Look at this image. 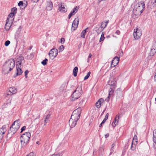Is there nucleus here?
I'll use <instances>...</instances> for the list:
<instances>
[{"label": "nucleus", "instance_id": "1", "mask_svg": "<svg viewBox=\"0 0 156 156\" xmlns=\"http://www.w3.org/2000/svg\"><path fill=\"white\" fill-rule=\"evenodd\" d=\"M144 6L145 4L143 1L137 3L133 9L132 17L134 19L138 17L143 12L145 7Z\"/></svg>", "mask_w": 156, "mask_h": 156}, {"label": "nucleus", "instance_id": "10", "mask_svg": "<svg viewBox=\"0 0 156 156\" xmlns=\"http://www.w3.org/2000/svg\"><path fill=\"white\" fill-rule=\"evenodd\" d=\"M58 5L59 6L58 10L61 12H67V9L66 5L62 2L60 3Z\"/></svg>", "mask_w": 156, "mask_h": 156}, {"label": "nucleus", "instance_id": "3", "mask_svg": "<svg viewBox=\"0 0 156 156\" xmlns=\"http://www.w3.org/2000/svg\"><path fill=\"white\" fill-rule=\"evenodd\" d=\"M82 93V85H79L76 90L73 93L71 96L72 101H74L79 98Z\"/></svg>", "mask_w": 156, "mask_h": 156}, {"label": "nucleus", "instance_id": "15", "mask_svg": "<svg viewBox=\"0 0 156 156\" xmlns=\"http://www.w3.org/2000/svg\"><path fill=\"white\" fill-rule=\"evenodd\" d=\"M6 127L5 126H3L0 128V140H1L3 136V135L6 131Z\"/></svg>", "mask_w": 156, "mask_h": 156}, {"label": "nucleus", "instance_id": "55", "mask_svg": "<svg viewBox=\"0 0 156 156\" xmlns=\"http://www.w3.org/2000/svg\"><path fill=\"white\" fill-rule=\"evenodd\" d=\"M106 120L104 119L103 120L102 122L103 123V124L105 123V122H106Z\"/></svg>", "mask_w": 156, "mask_h": 156}, {"label": "nucleus", "instance_id": "46", "mask_svg": "<svg viewBox=\"0 0 156 156\" xmlns=\"http://www.w3.org/2000/svg\"><path fill=\"white\" fill-rule=\"evenodd\" d=\"M92 56V55L90 53L89 54V55L88 57L87 58V62H89V59L91 58Z\"/></svg>", "mask_w": 156, "mask_h": 156}, {"label": "nucleus", "instance_id": "34", "mask_svg": "<svg viewBox=\"0 0 156 156\" xmlns=\"http://www.w3.org/2000/svg\"><path fill=\"white\" fill-rule=\"evenodd\" d=\"M63 153V151H62L58 154H53L51 156H62Z\"/></svg>", "mask_w": 156, "mask_h": 156}, {"label": "nucleus", "instance_id": "11", "mask_svg": "<svg viewBox=\"0 0 156 156\" xmlns=\"http://www.w3.org/2000/svg\"><path fill=\"white\" fill-rule=\"evenodd\" d=\"M79 19L78 18H76L73 21L72 25V31H74L77 27L79 22Z\"/></svg>", "mask_w": 156, "mask_h": 156}, {"label": "nucleus", "instance_id": "58", "mask_svg": "<svg viewBox=\"0 0 156 156\" xmlns=\"http://www.w3.org/2000/svg\"><path fill=\"white\" fill-rule=\"evenodd\" d=\"M23 42L24 43H25V41H23Z\"/></svg>", "mask_w": 156, "mask_h": 156}, {"label": "nucleus", "instance_id": "39", "mask_svg": "<svg viewBox=\"0 0 156 156\" xmlns=\"http://www.w3.org/2000/svg\"><path fill=\"white\" fill-rule=\"evenodd\" d=\"M90 74V72H88L87 75L84 77V80H86L89 77Z\"/></svg>", "mask_w": 156, "mask_h": 156}, {"label": "nucleus", "instance_id": "16", "mask_svg": "<svg viewBox=\"0 0 156 156\" xmlns=\"http://www.w3.org/2000/svg\"><path fill=\"white\" fill-rule=\"evenodd\" d=\"M18 129L15 127L13 126H12L10 127V129L8 130V133L11 135L14 134L15 133Z\"/></svg>", "mask_w": 156, "mask_h": 156}, {"label": "nucleus", "instance_id": "18", "mask_svg": "<svg viewBox=\"0 0 156 156\" xmlns=\"http://www.w3.org/2000/svg\"><path fill=\"white\" fill-rule=\"evenodd\" d=\"M23 62V58L22 56H20L17 59V62L16 65L21 66L22 63Z\"/></svg>", "mask_w": 156, "mask_h": 156}, {"label": "nucleus", "instance_id": "17", "mask_svg": "<svg viewBox=\"0 0 156 156\" xmlns=\"http://www.w3.org/2000/svg\"><path fill=\"white\" fill-rule=\"evenodd\" d=\"M46 7L47 10L48 11H50L52 9L53 4L51 1L47 2Z\"/></svg>", "mask_w": 156, "mask_h": 156}, {"label": "nucleus", "instance_id": "44", "mask_svg": "<svg viewBox=\"0 0 156 156\" xmlns=\"http://www.w3.org/2000/svg\"><path fill=\"white\" fill-rule=\"evenodd\" d=\"M65 41V39L64 38H62L61 39L60 41H59V42L61 43L62 44H63Z\"/></svg>", "mask_w": 156, "mask_h": 156}, {"label": "nucleus", "instance_id": "26", "mask_svg": "<svg viewBox=\"0 0 156 156\" xmlns=\"http://www.w3.org/2000/svg\"><path fill=\"white\" fill-rule=\"evenodd\" d=\"M109 22V20H108L107 21H106L105 22H103L101 23V27L102 28H103V29H104L105 28L108 23Z\"/></svg>", "mask_w": 156, "mask_h": 156}, {"label": "nucleus", "instance_id": "19", "mask_svg": "<svg viewBox=\"0 0 156 156\" xmlns=\"http://www.w3.org/2000/svg\"><path fill=\"white\" fill-rule=\"evenodd\" d=\"M79 8L77 6H75L74 7L73 11L69 14L68 16V18L70 19L71 17L74 15L77 11Z\"/></svg>", "mask_w": 156, "mask_h": 156}, {"label": "nucleus", "instance_id": "35", "mask_svg": "<svg viewBox=\"0 0 156 156\" xmlns=\"http://www.w3.org/2000/svg\"><path fill=\"white\" fill-rule=\"evenodd\" d=\"M137 136L136 135H135L133 140L132 143H134L137 144Z\"/></svg>", "mask_w": 156, "mask_h": 156}, {"label": "nucleus", "instance_id": "49", "mask_svg": "<svg viewBox=\"0 0 156 156\" xmlns=\"http://www.w3.org/2000/svg\"><path fill=\"white\" fill-rule=\"evenodd\" d=\"M115 145V143H113L112 145H111V150H113V148H114V146Z\"/></svg>", "mask_w": 156, "mask_h": 156}, {"label": "nucleus", "instance_id": "5", "mask_svg": "<svg viewBox=\"0 0 156 156\" xmlns=\"http://www.w3.org/2000/svg\"><path fill=\"white\" fill-rule=\"evenodd\" d=\"M108 84L110 85L109 91V96L108 98L113 94L116 86V80L114 78H111L108 81Z\"/></svg>", "mask_w": 156, "mask_h": 156}, {"label": "nucleus", "instance_id": "2", "mask_svg": "<svg viewBox=\"0 0 156 156\" xmlns=\"http://www.w3.org/2000/svg\"><path fill=\"white\" fill-rule=\"evenodd\" d=\"M15 62L14 59H10L6 61L3 65L2 72L4 74L9 73L14 67Z\"/></svg>", "mask_w": 156, "mask_h": 156}, {"label": "nucleus", "instance_id": "51", "mask_svg": "<svg viewBox=\"0 0 156 156\" xmlns=\"http://www.w3.org/2000/svg\"><path fill=\"white\" fill-rule=\"evenodd\" d=\"M110 153L109 155H111L112 154V153L113 152L114 150L111 149L110 150Z\"/></svg>", "mask_w": 156, "mask_h": 156}, {"label": "nucleus", "instance_id": "47", "mask_svg": "<svg viewBox=\"0 0 156 156\" xmlns=\"http://www.w3.org/2000/svg\"><path fill=\"white\" fill-rule=\"evenodd\" d=\"M108 113H107L104 119L106 120L108 119Z\"/></svg>", "mask_w": 156, "mask_h": 156}, {"label": "nucleus", "instance_id": "52", "mask_svg": "<svg viewBox=\"0 0 156 156\" xmlns=\"http://www.w3.org/2000/svg\"><path fill=\"white\" fill-rule=\"evenodd\" d=\"M109 136V134L108 133H107L105 135V138H107V137H108Z\"/></svg>", "mask_w": 156, "mask_h": 156}, {"label": "nucleus", "instance_id": "12", "mask_svg": "<svg viewBox=\"0 0 156 156\" xmlns=\"http://www.w3.org/2000/svg\"><path fill=\"white\" fill-rule=\"evenodd\" d=\"M119 59L118 57H115L112 61L111 67L112 68L116 66L119 62Z\"/></svg>", "mask_w": 156, "mask_h": 156}, {"label": "nucleus", "instance_id": "59", "mask_svg": "<svg viewBox=\"0 0 156 156\" xmlns=\"http://www.w3.org/2000/svg\"><path fill=\"white\" fill-rule=\"evenodd\" d=\"M155 101H156V98H155Z\"/></svg>", "mask_w": 156, "mask_h": 156}, {"label": "nucleus", "instance_id": "32", "mask_svg": "<svg viewBox=\"0 0 156 156\" xmlns=\"http://www.w3.org/2000/svg\"><path fill=\"white\" fill-rule=\"evenodd\" d=\"M87 29V28H86L85 30H84L82 31L81 33V37L83 38H85V34L86 33V30Z\"/></svg>", "mask_w": 156, "mask_h": 156}, {"label": "nucleus", "instance_id": "7", "mask_svg": "<svg viewBox=\"0 0 156 156\" xmlns=\"http://www.w3.org/2000/svg\"><path fill=\"white\" fill-rule=\"evenodd\" d=\"M142 35V32L138 28L135 29L134 30L133 36L135 39H138Z\"/></svg>", "mask_w": 156, "mask_h": 156}, {"label": "nucleus", "instance_id": "41", "mask_svg": "<svg viewBox=\"0 0 156 156\" xmlns=\"http://www.w3.org/2000/svg\"><path fill=\"white\" fill-rule=\"evenodd\" d=\"M64 47L63 45H62L61 46H60L59 48V52H60L62 51L64 49Z\"/></svg>", "mask_w": 156, "mask_h": 156}, {"label": "nucleus", "instance_id": "9", "mask_svg": "<svg viewBox=\"0 0 156 156\" xmlns=\"http://www.w3.org/2000/svg\"><path fill=\"white\" fill-rule=\"evenodd\" d=\"M17 92V89L14 87H11L7 91V94L8 95H12L16 94Z\"/></svg>", "mask_w": 156, "mask_h": 156}, {"label": "nucleus", "instance_id": "24", "mask_svg": "<svg viewBox=\"0 0 156 156\" xmlns=\"http://www.w3.org/2000/svg\"><path fill=\"white\" fill-rule=\"evenodd\" d=\"M14 13H10L8 16L7 20L13 21L14 20Z\"/></svg>", "mask_w": 156, "mask_h": 156}, {"label": "nucleus", "instance_id": "14", "mask_svg": "<svg viewBox=\"0 0 156 156\" xmlns=\"http://www.w3.org/2000/svg\"><path fill=\"white\" fill-rule=\"evenodd\" d=\"M13 22V21L6 20L5 28L7 31L9 30Z\"/></svg>", "mask_w": 156, "mask_h": 156}, {"label": "nucleus", "instance_id": "38", "mask_svg": "<svg viewBox=\"0 0 156 156\" xmlns=\"http://www.w3.org/2000/svg\"><path fill=\"white\" fill-rule=\"evenodd\" d=\"M48 60L47 59L45 58L41 62V63L43 66H45L47 64V62Z\"/></svg>", "mask_w": 156, "mask_h": 156}, {"label": "nucleus", "instance_id": "13", "mask_svg": "<svg viewBox=\"0 0 156 156\" xmlns=\"http://www.w3.org/2000/svg\"><path fill=\"white\" fill-rule=\"evenodd\" d=\"M77 120L71 118L69 121V124L71 128H73L76 125Z\"/></svg>", "mask_w": 156, "mask_h": 156}, {"label": "nucleus", "instance_id": "28", "mask_svg": "<svg viewBox=\"0 0 156 156\" xmlns=\"http://www.w3.org/2000/svg\"><path fill=\"white\" fill-rule=\"evenodd\" d=\"M50 118V115L48 114L46 116L45 119L44 120V125H46V123L49 121V119Z\"/></svg>", "mask_w": 156, "mask_h": 156}, {"label": "nucleus", "instance_id": "43", "mask_svg": "<svg viewBox=\"0 0 156 156\" xmlns=\"http://www.w3.org/2000/svg\"><path fill=\"white\" fill-rule=\"evenodd\" d=\"M26 156H35V154L34 152L30 153L28 155Z\"/></svg>", "mask_w": 156, "mask_h": 156}, {"label": "nucleus", "instance_id": "37", "mask_svg": "<svg viewBox=\"0 0 156 156\" xmlns=\"http://www.w3.org/2000/svg\"><path fill=\"white\" fill-rule=\"evenodd\" d=\"M105 38V37H104V33H102L101 35V37L99 40V42H101V41H103Z\"/></svg>", "mask_w": 156, "mask_h": 156}, {"label": "nucleus", "instance_id": "40", "mask_svg": "<svg viewBox=\"0 0 156 156\" xmlns=\"http://www.w3.org/2000/svg\"><path fill=\"white\" fill-rule=\"evenodd\" d=\"M18 5L20 6L21 8L23 6V3L22 1H20L18 3Z\"/></svg>", "mask_w": 156, "mask_h": 156}, {"label": "nucleus", "instance_id": "31", "mask_svg": "<svg viewBox=\"0 0 156 156\" xmlns=\"http://www.w3.org/2000/svg\"><path fill=\"white\" fill-rule=\"evenodd\" d=\"M119 115H117L114 121L112 123H113L116 125H117L119 122Z\"/></svg>", "mask_w": 156, "mask_h": 156}, {"label": "nucleus", "instance_id": "33", "mask_svg": "<svg viewBox=\"0 0 156 156\" xmlns=\"http://www.w3.org/2000/svg\"><path fill=\"white\" fill-rule=\"evenodd\" d=\"M17 12V8L16 7H14L12 9L11 13H14L15 15Z\"/></svg>", "mask_w": 156, "mask_h": 156}, {"label": "nucleus", "instance_id": "54", "mask_svg": "<svg viewBox=\"0 0 156 156\" xmlns=\"http://www.w3.org/2000/svg\"><path fill=\"white\" fill-rule=\"evenodd\" d=\"M112 125L113 127H114L116 126V125L113 123H112Z\"/></svg>", "mask_w": 156, "mask_h": 156}, {"label": "nucleus", "instance_id": "36", "mask_svg": "<svg viewBox=\"0 0 156 156\" xmlns=\"http://www.w3.org/2000/svg\"><path fill=\"white\" fill-rule=\"evenodd\" d=\"M133 143L132 142L131 147V149L133 151H134L135 149L136 148V143H134V144H133Z\"/></svg>", "mask_w": 156, "mask_h": 156}, {"label": "nucleus", "instance_id": "50", "mask_svg": "<svg viewBox=\"0 0 156 156\" xmlns=\"http://www.w3.org/2000/svg\"><path fill=\"white\" fill-rule=\"evenodd\" d=\"M115 33L118 35H119L120 34V32L119 30H117L116 31Z\"/></svg>", "mask_w": 156, "mask_h": 156}, {"label": "nucleus", "instance_id": "53", "mask_svg": "<svg viewBox=\"0 0 156 156\" xmlns=\"http://www.w3.org/2000/svg\"><path fill=\"white\" fill-rule=\"evenodd\" d=\"M154 81L156 82V72L155 73L154 76Z\"/></svg>", "mask_w": 156, "mask_h": 156}, {"label": "nucleus", "instance_id": "6", "mask_svg": "<svg viewBox=\"0 0 156 156\" xmlns=\"http://www.w3.org/2000/svg\"><path fill=\"white\" fill-rule=\"evenodd\" d=\"M81 108H78L75 109L73 112L71 118H72L74 120L75 119L78 120L80 117Z\"/></svg>", "mask_w": 156, "mask_h": 156}, {"label": "nucleus", "instance_id": "29", "mask_svg": "<svg viewBox=\"0 0 156 156\" xmlns=\"http://www.w3.org/2000/svg\"><path fill=\"white\" fill-rule=\"evenodd\" d=\"M78 67L76 66L73 69V75L74 76L76 77L77 75V73L78 72Z\"/></svg>", "mask_w": 156, "mask_h": 156}, {"label": "nucleus", "instance_id": "56", "mask_svg": "<svg viewBox=\"0 0 156 156\" xmlns=\"http://www.w3.org/2000/svg\"><path fill=\"white\" fill-rule=\"evenodd\" d=\"M34 2H37L39 0H32Z\"/></svg>", "mask_w": 156, "mask_h": 156}, {"label": "nucleus", "instance_id": "22", "mask_svg": "<svg viewBox=\"0 0 156 156\" xmlns=\"http://www.w3.org/2000/svg\"><path fill=\"white\" fill-rule=\"evenodd\" d=\"M103 101L104 100L103 99L101 98L99 99L96 103V107L98 108H99L101 107V104L103 102Z\"/></svg>", "mask_w": 156, "mask_h": 156}, {"label": "nucleus", "instance_id": "25", "mask_svg": "<svg viewBox=\"0 0 156 156\" xmlns=\"http://www.w3.org/2000/svg\"><path fill=\"white\" fill-rule=\"evenodd\" d=\"M67 84L66 82L63 83L60 87V90L61 91H63L66 89L67 87Z\"/></svg>", "mask_w": 156, "mask_h": 156}, {"label": "nucleus", "instance_id": "8", "mask_svg": "<svg viewBox=\"0 0 156 156\" xmlns=\"http://www.w3.org/2000/svg\"><path fill=\"white\" fill-rule=\"evenodd\" d=\"M58 54V51L57 49L54 48L51 50L49 53V56L51 59H53L56 57Z\"/></svg>", "mask_w": 156, "mask_h": 156}, {"label": "nucleus", "instance_id": "27", "mask_svg": "<svg viewBox=\"0 0 156 156\" xmlns=\"http://www.w3.org/2000/svg\"><path fill=\"white\" fill-rule=\"evenodd\" d=\"M149 3L151 6L154 7L156 6V0H150Z\"/></svg>", "mask_w": 156, "mask_h": 156}, {"label": "nucleus", "instance_id": "48", "mask_svg": "<svg viewBox=\"0 0 156 156\" xmlns=\"http://www.w3.org/2000/svg\"><path fill=\"white\" fill-rule=\"evenodd\" d=\"M26 127V126H23L21 129V133L25 129Z\"/></svg>", "mask_w": 156, "mask_h": 156}, {"label": "nucleus", "instance_id": "57", "mask_svg": "<svg viewBox=\"0 0 156 156\" xmlns=\"http://www.w3.org/2000/svg\"><path fill=\"white\" fill-rule=\"evenodd\" d=\"M103 124V123L101 122L99 125V127H101Z\"/></svg>", "mask_w": 156, "mask_h": 156}, {"label": "nucleus", "instance_id": "21", "mask_svg": "<svg viewBox=\"0 0 156 156\" xmlns=\"http://www.w3.org/2000/svg\"><path fill=\"white\" fill-rule=\"evenodd\" d=\"M156 52V45L155 44L153 45L151 48L150 55L151 56L154 55Z\"/></svg>", "mask_w": 156, "mask_h": 156}, {"label": "nucleus", "instance_id": "42", "mask_svg": "<svg viewBox=\"0 0 156 156\" xmlns=\"http://www.w3.org/2000/svg\"><path fill=\"white\" fill-rule=\"evenodd\" d=\"M10 43V41H8V40L7 41L5 42V45L6 46H7Z\"/></svg>", "mask_w": 156, "mask_h": 156}, {"label": "nucleus", "instance_id": "23", "mask_svg": "<svg viewBox=\"0 0 156 156\" xmlns=\"http://www.w3.org/2000/svg\"><path fill=\"white\" fill-rule=\"evenodd\" d=\"M12 126L19 129L20 127V121L19 120L15 121L12 124Z\"/></svg>", "mask_w": 156, "mask_h": 156}, {"label": "nucleus", "instance_id": "45", "mask_svg": "<svg viewBox=\"0 0 156 156\" xmlns=\"http://www.w3.org/2000/svg\"><path fill=\"white\" fill-rule=\"evenodd\" d=\"M29 72L28 70H26L25 72V76L26 78H27V74Z\"/></svg>", "mask_w": 156, "mask_h": 156}, {"label": "nucleus", "instance_id": "4", "mask_svg": "<svg viewBox=\"0 0 156 156\" xmlns=\"http://www.w3.org/2000/svg\"><path fill=\"white\" fill-rule=\"evenodd\" d=\"M30 133L29 132H26L21 136L20 139L22 147H23L26 145L30 139Z\"/></svg>", "mask_w": 156, "mask_h": 156}, {"label": "nucleus", "instance_id": "30", "mask_svg": "<svg viewBox=\"0 0 156 156\" xmlns=\"http://www.w3.org/2000/svg\"><path fill=\"white\" fill-rule=\"evenodd\" d=\"M153 141L155 143H156V129H155L153 133Z\"/></svg>", "mask_w": 156, "mask_h": 156}, {"label": "nucleus", "instance_id": "20", "mask_svg": "<svg viewBox=\"0 0 156 156\" xmlns=\"http://www.w3.org/2000/svg\"><path fill=\"white\" fill-rule=\"evenodd\" d=\"M16 75H20L22 74V73H23V71L21 69V66H19L18 65H16Z\"/></svg>", "mask_w": 156, "mask_h": 156}]
</instances>
